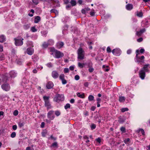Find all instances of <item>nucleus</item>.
Returning a JSON list of instances; mask_svg holds the SVG:
<instances>
[{"label":"nucleus","instance_id":"1","mask_svg":"<svg viewBox=\"0 0 150 150\" xmlns=\"http://www.w3.org/2000/svg\"><path fill=\"white\" fill-rule=\"evenodd\" d=\"M50 51L52 52V54H54L55 55V57L59 58H61L64 56V54L60 52L55 50L53 48H51L50 49Z\"/></svg>","mask_w":150,"mask_h":150},{"label":"nucleus","instance_id":"2","mask_svg":"<svg viewBox=\"0 0 150 150\" xmlns=\"http://www.w3.org/2000/svg\"><path fill=\"white\" fill-rule=\"evenodd\" d=\"M78 59H83L84 58L85 52L82 48H79L77 50Z\"/></svg>","mask_w":150,"mask_h":150},{"label":"nucleus","instance_id":"3","mask_svg":"<svg viewBox=\"0 0 150 150\" xmlns=\"http://www.w3.org/2000/svg\"><path fill=\"white\" fill-rule=\"evenodd\" d=\"M49 97H47L46 96H44L43 97V99L45 101V105L47 107L48 109H50L51 107V105L49 100Z\"/></svg>","mask_w":150,"mask_h":150},{"label":"nucleus","instance_id":"4","mask_svg":"<svg viewBox=\"0 0 150 150\" xmlns=\"http://www.w3.org/2000/svg\"><path fill=\"white\" fill-rule=\"evenodd\" d=\"M23 39L20 38L19 37H17V38H15V44L16 46L21 45L23 44Z\"/></svg>","mask_w":150,"mask_h":150},{"label":"nucleus","instance_id":"5","mask_svg":"<svg viewBox=\"0 0 150 150\" xmlns=\"http://www.w3.org/2000/svg\"><path fill=\"white\" fill-rule=\"evenodd\" d=\"M54 100L57 102H58L60 100L63 101L64 100V96L63 95L57 94Z\"/></svg>","mask_w":150,"mask_h":150},{"label":"nucleus","instance_id":"6","mask_svg":"<svg viewBox=\"0 0 150 150\" xmlns=\"http://www.w3.org/2000/svg\"><path fill=\"white\" fill-rule=\"evenodd\" d=\"M1 87L4 90L6 91H8L10 88V86L7 83H5L2 85Z\"/></svg>","mask_w":150,"mask_h":150},{"label":"nucleus","instance_id":"7","mask_svg":"<svg viewBox=\"0 0 150 150\" xmlns=\"http://www.w3.org/2000/svg\"><path fill=\"white\" fill-rule=\"evenodd\" d=\"M54 112L53 111L51 110L49 111L47 113V117L51 120H53L54 118V116H52V115L53 114Z\"/></svg>","mask_w":150,"mask_h":150},{"label":"nucleus","instance_id":"8","mask_svg":"<svg viewBox=\"0 0 150 150\" xmlns=\"http://www.w3.org/2000/svg\"><path fill=\"white\" fill-rule=\"evenodd\" d=\"M139 75L140 77L142 79H143L144 78L145 76V73L144 71V70L142 69L140 71Z\"/></svg>","mask_w":150,"mask_h":150},{"label":"nucleus","instance_id":"9","mask_svg":"<svg viewBox=\"0 0 150 150\" xmlns=\"http://www.w3.org/2000/svg\"><path fill=\"white\" fill-rule=\"evenodd\" d=\"M59 74L58 72L55 71H53L52 72V76L54 79H56L59 76Z\"/></svg>","mask_w":150,"mask_h":150},{"label":"nucleus","instance_id":"10","mask_svg":"<svg viewBox=\"0 0 150 150\" xmlns=\"http://www.w3.org/2000/svg\"><path fill=\"white\" fill-rule=\"evenodd\" d=\"M53 84L52 82H49L46 85V87L48 89H50L52 88Z\"/></svg>","mask_w":150,"mask_h":150},{"label":"nucleus","instance_id":"11","mask_svg":"<svg viewBox=\"0 0 150 150\" xmlns=\"http://www.w3.org/2000/svg\"><path fill=\"white\" fill-rule=\"evenodd\" d=\"M33 50L30 48H28L27 50V52L28 54L31 55L33 54Z\"/></svg>","mask_w":150,"mask_h":150},{"label":"nucleus","instance_id":"12","mask_svg":"<svg viewBox=\"0 0 150 150\" xmlns=\"http://www.w3.org/2000/svg\"><path fill=\"white\" fill-rule=\"evenodd\" d=\"M145 31V28H144L141 30L139 31H137L136 33V35L138 36H140L141 34Z\"/></svg>","mask_w":150,"mask_h":150},{"label":"nucleus","instance_id":"13","mask_svg":"<svg viewBox=\"0 0 150 150\" xmlns=\"http://www.w3.org/2000/svg\"><path fill=\"white\" fill-rule=\"evenodd\" d=\"M3 47L2 45H0V52L3 51ZM2 54H0V60H2L3 59L4 57L2 56Z\"/></svg>","mask_w":150,"mask_h":150},{"label":"nucleus","instance_id":"14","mask_svg":"<svg viewBox=\"0 0 150 150\" xmlns=\"http://www.w3.org/2000/svg\"><path fill=\"white\" fill-rule=\"evenodd\" d=\"M92 64H88V67L89 68L88 69V71L89 72L91 73L94 70V69L92 67Z\"/></svg>","mask_w":150,"mask_h":150},{"label":"nucleus","instance_id":"15","mask_svg":"<svg viewBox=\"0 0 150 150\" xmlns=\"http://www.w3.org/2000/svg\"><path fill=\"white\" fill-rule=\"evenodd\" d=\"M149 65V64H146V65H145L144 66V67L142 69H143L144 70V71H146V72H148L149 70L147 69V67H148Z\"/></svg>","mask_w":150,"mask_h":150},{"label":"nucleus","instance_id":"16","mask_svg":"<svg viewBox=\"0 0 150 150\" xmlns=\"http://www.w3.org/2000/svg\"><path fill=\"white\" fill-rule=\"evenodd\" d=\"M126 8L128 10H130L133 8V6L132 4H128L126 6Z\"/></svg>","mask_w":150,"mask_h":150},{"label":"nucleus","instance_id":"17","mask_svg":"<svg viewBox=\"0 0 150 150\" xmlns=\"http://www.w3.org/2000/svg\"><path fill=\"white\" fill-rule=\"evenodd\" d=\"M125 99V97L124 96H119V100L120 102H124Z\"/></svg>","mask_w":150,"mask_h":150},{"label":"nucleus","instance_id":"18","mask_svg":"<svg viewBox=\"0 0 150 150\" xmlns=\"http://www.w3.org/2000/svg\"><path fill=\"white\" fill-rule=\"evenodd\" d=\"M64 44L62 42H59L57 44V47L58 48H60L63 46Z\"/></svg>","mask_w":150,"mask_h":150},{"label":"nucleus","instance_id":"19","mask_svg":"<svg viewBox=\"0 0 150 150\" xmlns=\"http://www.w3.org/2000/svg\"><path fill=\"white\" fill-rule=\"evenodd\" d=\"M40 18L39 16H37L35 18L34 22L35 23H38L40 20Z\"/></svg>","mask_w":150,"mask_h":150},{"label":"nucleus","instance_id":"20","mask_svg":"<svg viewBox=\"0 0 150 150\" xmlns=\"http://www.w3.org/2000/svg\"><path fill=\"white\" fill-rule=\"evenodd\" d=\"M136 15L139 17H142L143 16V13L142 11L136 12Z\"/></svg>","mask_w":150,"mask_h":150},{"label":"nucleus","instance_id":"21","mask_svg":"<svg viewBox=\"0 0 150 150\" xmlns=\"http://www.w3.org/2000/svg\"><path fill=\"white\" fill-rule=\"evenodd\" d=\"M118 52L119 53H120V49H114L112 51V52L113 54L116 55L115 54V52Z\"/></svg>","mask_w":150,"mask_h":150},{"label":"nucleus","instance_id":"22","mask_svg":"<svg viewBox=\"0 0 150 150\" xmlns=\"http://www.w3.org/2000/svg\"><path fill=\"white\" fill-rule=\"evenodd\" d=\"M5 38L3 35H1L0 37V42H3L5 40Z\"/></svg>","mask_w":150,"mask_h":150},{"label":"nucleus","instance_id":"23","mask_svg":"<svg viewBox=\"0 0 150 150\" xmlns=\"http://www.w3.org/2000/svg\"><path fill=\"white\" fill-rule=\"evenodd\" d=\"M77 96L81 98H84V93H83L82 94H80V93H78L77 94Z\"/></svg>","mask_w":150,"mask_h":150},{"label":"nucleus","instance_id":"24","mask_svg":"<svg viewBox=\"0 0 150 150\" xmlns=\"http://www.w3.org/2000/svg\"><path fill=\"white\" fill-rule=\"evenodd\" d=\"M30 27V25L29 24H25L23 26L24 28L26 30L29 28Z\"/></svg>","mask_w":150,"mask_h":150},{"label":"nucleus","instance_id":"25","mask_svg":"<svg viewBox=\"0 0 150 150\" xmlns=\"http://www.w3.org/2000/svg\"><path fill=\"white\" fill-rule=\"evenodd\" d=\"M18 124L19 127L21 128L24 126V122H18Z\"/></svg>","mask_w":150,"mask_h":150},{"label":"nucleus","instance_id":"26","mask_svg":"<svg viewBox=\"0 0 150 150\" xmlns=\"http://www.w3.org/2000/svg\"><path fill=\"white\" fill-rule=\"evenodd\" d=\"M94 97L92 95H89L88 97V99L89 101L93 100L94 99Z\"/></svg>","mask_w":150,"mask_h":150},{"label":"nucleus","instance_id":"27","mask_svg":"<svg viewBox=\"0 0 150 150\" xmlns=\"http://www.w3.org/2000/svg\"><path fill=\"white\" fill-rule=\"evenodd\" d=\"M84 66V63H81L80 62L78 63V66L80 68H82Z\"/></svg>","mask_w":150,"mask_h":150},{"label":"nucleus","instance_id":"28","mask_svg":"<svg viewBox=\"0 0 150 150\" xmlns=\"http://www.w3.org/2000/svg\"><path fill=\"white\" fill-rule=\"evenodd\" d=\"M128 110V109L127 108H123L121 109V111L122 112H124L126 111H127Z\"/></svg>","mask_w":150,"mask_h":150},{"label":"nucleus","instance_id":"29","mask_svg":"<svg viewBox=\"0 0 150 150\" xmlns=\"http://www.w3.org/2000/svg\"><path fill=\"white\" fill-rule=\"evenodd\" d=\"M48 45L49 44L45 42L42 44V47L44 48H46L47 47Z\"/></svg>","mask_w":150,"mask_h":150},{"label":"nucleus","instance_id":"30","mask_svg":"<svg viewBox=\"0 0 150 150\" xmlns=\"http://www.w3.org/2000/svg\"><path fill=\"white\" fill-rule=\"evenodd\" d=\"M10 76L12 77H14L16 76V74H15V73L13 71H11L10 72Z\"/></svg>","mask_w":150,"mask_h":150},{"label":"nucleus","instance_id":"31","mask_svg":"<svg viewBox=\"0 0 150 150\" xmlns=\"http://www.w3.org/2000/svg\"><path fill=\"white\" fill-rule=\"evenodd\" d=\"M50 11L51 13H54L56 14H58V12L57 11V10L54 9H52Z\"/></svg>","mask_w":150,"mask_h":150},{"label":"nucleus","instance_id":"32","mask_svg":"<svg viewBox=\"0 0 150 150\" xmlns=\"http://www.w3.org/2000/svg\"><path fill=\"white\" fill-rule=\"evenodd\" d=\"M51 146L54 147H57V142H55L51 145Z\"/></svg>","mask_w":150,"mask_h":150},{"label":"nucleus","instance_id":"33","mask_svg":"<svg viewBox=\"0 0 150 150\" xmlns=\"http://www.w3.org/2000/svg\"><path fill=\"white\" fill-rule=\"evenodd\" d=\"M55 114L57 116H58L60 115V112L59 111L57 110L55 111Z\"/></svg>","mask_w":150,"mask_h":150},{"label":"nucleus","instance_id":"34","mask_svg":"<svg viewBox=\"0 0 150 150\" xmlns=\"http://www.w3.org/2000/svg\"><path fill=\"white\" fill-rule=\"evenodd\" d=\"M71 3L72 6H74L76 5V2L75 1L71 0Z\"/></svg>","mask_w":150,"mask_h":150},{"label":"nucleus","instance_id":"35","mask_svg":"<svg viewBox=\"0 0 150 150\" xmlns=\"http://www.w3.org/2000/svg\"><path fill=\"white\" fill-rule=\"evenodd\" d=\"M31 31L33 32H35L37 31V30L36 29L35 27H32L31 28Z\"/></svg>","mask_w":150,"mask_h":150},{"label":"nucleus","instance_id":"36","mask_svg":"<svg viewBox=\"0 0 150 150\" xmlns=\"http://www.w3.org/2000/svg\"><path fill=\"white\" fill-rule=\"evenodd\" d=\"M16 136V133L15 132H13L11 134V137L12 138H14Z\"/></svg>","mask_w":150,"mask_h":150},{"label":"nucleus","instance_id":"37","mask_svg":"<svg viewBox=\"0 0 150 150\" xmlns=\"http://www.w3.org/2000/svg\"><path fill=\"white\" fill-rule=\"evenodd\" d=\"M64 76L63 74H61L59 76V78L62 80L64 79Z\"/></svg>","mask_w":150,"mask_h":150},{"label":"nucleus","instance_id":"38","mask_svg":"<svg viewBox=\"0 0 150 150\" xmlns=\"http://www.w3.org/2000/svg\"><path fill=\"white\" fill-rule=\"evenodd\" d=\"M70 107V105L68 103L65 106V108L66 109H67V108H69Z\"/></svg>","mask_w":150,"mask_h":150},{"label":"nucleus","instance_id":"39","mask_svg":"<svg viewBox=\"0 0 150 150\" xmlns=\"http://www.w3.org/2000/svg\"><path fill=\"white\" fill-rule=\"evenodd\" d=\"M13 114L15 116L17 115L18 114V111L17 110H15L13 112Z\"/></svg>","mask_w":150,"mask_h":150},{"label":"nucleus","instance_id":"40","mask_svg":"<svg viewBox=\"0 0 150 150\" xmlns=\"http://www.w3.org/2000/svg\"><path fill=\"white\" fill-rule=\"evenodd\" d=\"M64 71L65 73H68L69 71V69L68 68H65L64 69Z\"/></svg>","mask_w":150,"mask_h":150},{"label":"nucleus","instance_id":"41","mask_svg":"<svg viewBox=\"0 0 150 150\" xmlns=\"http://www.w3.org/2000/svg\"><path fill=\"white\" fill-rule=\"evenodd\" d=\"M52 1H53V3H57L58 4L57 5V6H59V4L58 3L59 1H54V0H52Z\"/></svg>","mask_w":150,"mask_h":150},{"label":"nucleus","instance_id":"42","mask_svg":"<svg viewBox=\"0 0 150 150\" xmlns=\"http://www.w3.org/2000/svg\"><path fill=\"white\" fill-rule=\"evenodd\" d=\"M139 131H141L142 135H144V132L143 129H139Z\"/></svg>","mask_w":150,"mask_h":150},{"label":"nucleus","instance_id":"43","mask_svg":"<svg viewBox=\"0 0 150 150\" xmlns=\"http://www.w3.org/2000/svg\"><path fill=\"white\" fill-rule=\"evenodd\" d=\"M125 128L123 127H122L120 128V130L123 132H125Z\"/></svg>","mask_w":150,"mask_h":150},{"label":"nucleus","instance_id":"44","mask_svg":"<svg viewBox=\"0 0 150 150\" xmlns=\"http://www.w3.org/2000/svg\"><path fill=\"white\" fill-rule=\"evenodd\" d=\"M96 127V125L94 124H93L91 126V128L92 129H94Z\"/></svg>","mask_w":150,"mask_h":150},{"label":"nucleus","instance_id":"45","mask_svg":"<svg viewBox=\"0 0 150 150\" xmlns=\"http://www.w3.org/2000/svg\"><path fill=\"white\" fill-rule=\"evenodd\" d=\"M129 138L127 139L124 140V142L125 143H127L129 141Z\"/></svg>","mask_w":150,"mask_h":150},{"label":"nucleus","instance_id":"46","mask_svg":"<svg viewBox=\"0 0 150 150\" xmlns=\"http://www.w3.org/2000/svg\"><path fill=\"white\" fill-rule=\"evenodd\" d=\"M79 79V76L78 75H76L75 76V79L76 80H78Z\"/></svg>","mask_w":150,"mask_h":150},{"label":"nucleus","instance_id":"47","mask_svg":"<svg viewBox=\"0 0 150 150\" xmlns=\"http://www.w3.org/2000/svg\"><path fill=\"white\" fill-rule=\"evenodd\" d=\"M26 150H34V149L32 148H31L30 147H28L26 148Z\"/></svg>","mask_w":150,"mask_h":150},{"label":"nucleus","instance_id":"48","mask_svg":"<svg viewBox=\"0 0 150 150\" xmlns=\"http://www.w3.org/2000/svg\"><path fill=\"white\" fill-rule=\"evenodd\" d=\"M142 40L143 38H139L137 39V41L139 42H141L142 41Z\"/></svg>","mask_w":150,"mask_h":150},{"label":"nucleus","instance_id":"49","mask_svg":"<svg viewBox=\"0 0 150 150\" xmlns=\"http://www.w3.org/2000/svg\"><path fill=\"white\" fill-rule=\"evenodd\" d=\"M62 83L63 84H64L67 83V81L66 80L64 79L63 80H62Z\"/></svg>","mask_w":150,"mask_h":150},{"label":"nucleus","instance_id":"50","mask_svg":"<svg viewBox=\"0 0 150 150\" xmlns=\"http://www.w3.org/2000/svg\"><path fill=\"white\" fill-rule=\"evenodd\" d=\"M12 128L14 130H16L17 128V126L16 125H14L12 127Z\"/></svg>","mask_w":150,"mask_h":150},{"label":"nucleus","instance_id":"51","mask_svg":"<svg viewBox=\"0 0 150 150\" xmlns=\"http://www.w3.org/2000/svg\"><path fill=\"white\" fill-rule=\"evenodd\" d=\"M107 51L108 52H111V50L109 47H108L107 49Z\"/></svg>","mask_w":150,"mask_h":150},{"label":"nucleus","instance_id":"52","mask_svg":"<svg viewBox=\"0 0 150 150\" xmlns=\"http://www.w3.org/2000/svg\"><path fill=\"white\" fill-rule=\"evenodd\" d=\"M47 134V132H42V136L43 137H45V136L46 134Z\"/></svg>","mask_w":150,"mask_h":150},{"label":"nucleus","instance_id":"53","mask_svg":"<svg viewBox=\"0 0 150 150\" xmlns=\"http://www.w3.org/2000/svg\"><path fill=\"white\" fill-rule=\"evenodd\" d=\"M74 67L73 66H71L69 67V69L71 71H73L74 70Z\"/></svg>","mask_w":150,"mask_h":150},{"label":"nucleus","instance_id":"54","mask_svg":"<svg viewBox=\"0 0 150 150\" xmlns=\"http://www.w3.org/2000/svg\"><path fill=\"white\" fill-rule=\"evenodd\" d=\"M45 123L44 122H42L41 123V127L42 128H43L44 127V126H45Z\"/></svg>","mask_w":150,"mask_h":150},{"label":"nucleus","instance_id":"55","mask_svg":"<svg viewBox=\"0 0 150 150\" xmlns=\"http://www.w3.org/2000/svg\"><path fill=\"white\" fill-rule=\"evenodd\" d=\"M90 14L92 16H94L95 15V12H90Z\"/></svg>","mask_w":150,"mask_h":150},{"label":"nucleus","instance_id":"56","mask_svg":"<svg viewBox=\"0 0 150 150\" xmlns=\"http://www.w3.org/2000/svg\"><path fill=\"white\" fill-rule=\"evenodd\" d=\"M86 12V11H85V9H83L81 10V12L83 13H84L85 14V13Z\"/></svg>","mask_w":150,"mask_h":150},{"label":"nucleus","instance_id":"57","mask_svg":"<svg viewBox=\"0 0 150 150\" xmlns=\"http://www.w3.org/2000/svg\"><path fill=\"white\" fill-rule=\"evenodd\" d=\"M96 140L97 141V142H98L99 143H100L101 142L100 139L99 138L96 139Z\"/></svg>","mask_w":150,"mask_h":150},{"label":"nucleus","instance_id":"58","mask_svg":"<svg viewBox=\"0 0 150 150\" xmlns=\"http://www.w3.org/2000/svg\"><path fill=\"white\" fill-rule=\"evenodd\" d=\"M84 86L86 87H88V82H86L84 83Z\"/></svg>","mask_w":150,"mask_h":150},{"label":"nucleus","instance_id":"59","mask_svg":"<svg viewBox=\"0 0 150 150\" xmlns=\"http://www.w3.org/2000/svg\"><path fill=\"white\" fill-rule=\"evenodd\" d=\"M96 108V107L95 106H92L91 107V109L92 111H94Z\"/></svg>","mask_w":150,"mask_h":150},{"label":"nucleus","instance_id":"60","mask_svg":"<svg viewBox=\"0 0 150 150\" xmlns=\"http://www.w3.org/2000/svg\"><path fill=\"white\" fill-rule=\"evenodd\" d=\"M144 51V49H141L140 50V52L141 53H143Z\"/></svg>","mask_w":150,"mask_h":150},{"label":"nucleus","instance_id":"61","mask_svg":"<svg viewBox=\"0 0 150 150\" xmlns=\"http://www.w3.org/2000/svg\"><path fill=\"white\" fill-rule=\"evenodd\" d=\"M64 3L67 4L69 2V0H64Z\"/></svg>","mask_w":150,"mask_h":150},{"label":"nucleus","instance_id":"62","mask_svg":"<svg viewBox=\"0 0 150 150\" xmlns=\"http://www.w3.org/2000/svg\"><path fill=\"white\" fill-rule=\"evenodd\" d=\"M131 52V50H128L127 51V53L128 54H129Z\"/></svg>","mask_w":150,"mask_h":150},{"label":"nucleus","instance_id":"63","mask_svg":"<svg viewBox=\"0 0 150 150\" xmlns=\"http://www.w3.org/2000/svg\"><path fill=\"white\" fill-rule=\"evenodd\" d=\"M74 102V99H71L70 100V102L71 103H73Z\"/></svg>","mask_w":150,"mask_h":150},{"label":"nucleus","instance_id":"64","mask_svg":"<svg viewBox=\"0 0 150 150\" xmlns=\"http://www.w3.org/2000/svg\"><path fill=\"white\" fill-rule=\"evenodd\" d=\"M136 53H137V54H136V57L137 58H138L139 57H138L137 56L138 55V54H139V51L138 50H136Z\"/></svg>","mask_w":150,"mask_h":150}]
</instances>
